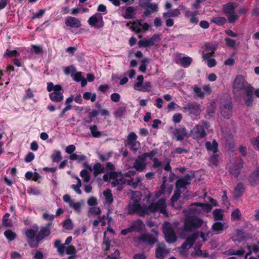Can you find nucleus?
<instances>
[{"label": "nucleus", "instance_id": "1", "mask_svg": "<svg viewBox=\"0 0 259 259\" xmlns=\"http://www.w3.org/2000/svg\"><path fill=\"white\" fill-rule=\"evenodd\" d=\"M142 194L140 192H134L128 206V211L130 213H137L141 216L144 215L150 212H159L166 214V203L164 199H161L157 202H152L148 207L141 206L140 201Z\"/></svg>", "mask_w": 259, "mask_h": 259}, {"label": "nucleus", "instance_id": "2", "mask_svg": "<svg viewBox=\"0 0 259 259\" xmlns=\"http://www.w3.org/2000/svg\"><path fill=\"white\" fill-rule=\"evenodd\" d=\"M211 206L207 204L201 203L192 204L189 208V216L186 219L185 221L184 231L192 232L200 227L203 224L202 220L194 215L208 212L211 211Z\"/></svg>", "mask_w": 259, "mask_h": 259}, {"label": "nucleus", "instance_id": "3", "mask_svg": "<svg viewBox=\"0 0 259 259\" xmlns=\"http://www.w3.org/2000/svg\"><path fill=\"white\" fill-rule=\"evenodd\" d=\"M135 174V171L134 170L129 171L124 175H122L120 172H111L104 175L103 179L105 181L109 182L113 187H117L119 190L122 189V186L125 183H127L129 185L135 188L140 182V179L137 178L136 180L131 179L130 180L126 179V178H130L131 176L134 175Z\"/></svg>", "mask_w": 259, "mask_h": 259}, {"label": "nucleus", "instance_id": "4", "mask_svg": "<svg viewBox=\"0 0 259 259\" xmlns=\"http://www.w3.org/2000/svg\"><path fill=\"white\" fill-rule=\"evenodd\" d=\"M210 234V233H207L205 235L204 233L201 232L200 234L194 233L192 236L188 237L186 241L182 244L181 250L180 251V253L183 256H186L187 253L185 252V250L190 248L192 244L195 243L196 244L194 247V252L193 253V255L199 257H207L208 256V253L205 251L203 252L200 249L199 238H200L203 241H205L209 237Z\"/></svg>", "mask_w": 259, "mask_h": 259}, {"label": "nucleus", "instance_id": "5", "mask_svg": "<svg viewBox=\"0 0 259 259\" xmlns=\"http://www.w3.org/2000/svg\"><path fill=\"white\" fill-rule=\"evenodd\" d=\"M233 92L236 98L243 96L244 94L250 95L252 92V88L246 82L242 76H237L233 82Z\"/></svg>", "mask_w": 259, "mask_h": 259}, {"label": "nucleus", "instance_id": "6", "mask_svg": "<svg viewBox=\"0 0 259 259\" xmlns=\"http://www.w3.org/2000/svg\"><path fill=\"white\" fill-rule=\"evenodd\" d=\"M193 177L187 175L183 179L179 180L177 183V190L176 191L175 194L171 199V204L172 206L176 208H180L181 206H179L177 204V200L179 197L180 193L179 189L185 188L187 185L190 184V182L193 180Z\"/></svg>", "mask_w": 259, "mask_h": 259}, {"label": "nucleus", "instance_id": "7", "mask_svg": "<svg viewBox=\"0 0 259 259\" xmlns=\"http://www.w3.org/2000/svg\"><path fill=\"white\" fill-rule=\"evenodd\" d=\"M157 152L155 150L152 151L149 153H145L143 155L139 156L135 161L133 167L137 171H143L149 161L147 159L149 158L151 159L152 158L156 155Z\"/></svg>", "mask_w": 259, "mask_h": 259}, {"label": "nucleus", "instance_id": "8", "mask_svg": "<svg viewBox=\"0 0 259 259\" xmlns=\"http://www.w3.org/2000/svg\"><path fill=\"white\" fill-rule=\"evenodd\" d=\"M47 90L52 92L50 94V98L52 101L59 102L63 99L62 89L60 85H54L52 82H49L47 84Z\"/></svg>", "mask_w": 259, "mask_h": 259}, {"label": "nucleus", "instance_id": "9", "mask_svg": "<svg viewBox=\"0 0 259 259\" xmlns=\"http://www.w3.org/2000/svg\"><path fill=\"white\" fill-rule=\"evenodd\" d=\"M209 127V125L206 122L202 121L196 125L191 131V135L194 139H199L206 136L205 132Z\"/></svg>", "mask_w": 259, "mask_h": 259}, {"label": "nucleus", "instance_id": "10", "mask_svg": "<svg viewBox=\"0 0 259 259\" xmlns=\"http://www.w3.org/2000/svg\"><path fill=\"white\" fill-rule=\"evenodd\" d=\"M205 47L206 51L208 52L210 51V52L203 53L202 55V57L204 59H207V64L209 67L211 68L214 67L216 65L215 60L214 59H209V58L214 53V51L217 48V45L207 44L205 46Z\"/></svg>", "mask_w": 259, "mask_h": 259}, {"label": "nucleus", "instance_id": "11", "mask_svg": "<svg viewBox=\"0 0 259 259\" xmlns=\"http://www.w3.org/2000/svg\"><path fill=\"white\" fill-rule=\"evenodd\" d=\"M144 77L143 75H138L137 78V82L134 85V89L135 90L141 92H149L151 90L152 86L149 81L143 83Z\"/></svg>", "mask_w": 259, "mask_h": 259}, {"label": "nucleus", "instance_id": "12", "mask_svg": "<svg viewBox=\"0 0 259 259\" xmlns=\"http://www.w3.org/2000/svg\"><path fill=\"white\" fill-rule=\"evenodd\" d=\"M163 232L167 242L171 243L176 241L177 236L169 223L165 222L163 224Z\"/></svg>", "mask_w": 259, "mask_h": 259}, {"label": "nucleus", "instance_id": "13", "mask_svg": "<svg viewBox=\"0 0 259 259\" xmlns=\"http://www.w3.org/2000/svg\"><path fill=\"white\" fill-rule=\"evenodd\" d=\"M153 232L154 234L152 235L143 234L140 237L135 238L134 240L137 243H145L152 245L157 241L156 238L157 233L154 230Z\"/></svg>", "mask_w": 259, "mask_h": 259}, {"label": "nucleus", "instance_id": "14", "mask_svg": "<svg viewBox=\"0 0 259 259\" xmlns=\"http://www.w3.org/2000/svg\"><path fill=\"white\" fill-rule=\"evenodd\" d=\"M88 22L92 27L96 29L102 28L104 24L102 16L98 13L91 16L89 19Z\"/></svg>", "mask_w": 259, "mask_h": 259}, {"label": "nucleus", "instance_id": "15", "mask_svg": "<svg viewBox=\"0 0 259 259\" xmlns=\"http://www.w3.org/2000/svg\"><path fill=\"white\" fill-rule=\"evenodd\" d=\"M236 7V5L233 3H228L224 7V12L227 15L230 22L232 23L238 18L237 15L234 13Z\"/></svg>", "mask_w": 259, "mask_h": 259}, {"label": "nucleus", "instance_id": "16", "mask_svg": "<svg viewBox=\"0 0 259 259\" xmlns=\"http://www.w3.org/2000/svg\"><path fill=\"white\" fill-rule=\"evenodd\" d=\"M246 253L245 258L247 259L248 255L252 253V248L250 246L246 245L245 248H241L239 250H235L234 249H230L225 252V253L228 255H241L244 253Z\"/></svg>", "mask_w": 259, "mask_h": 259}, {"label": "nucleus", "instance_id": "17", "mask_svg": "<svg viewBox=\"0 0 259 259\" xmlns=\"http://www.w3.org/2000/svg\"><path fill=\"white\" fill-rule=\"evenodd\" d=\"M126 26L132 31L136 32H139L142 30L146 31L149 28V25L147 23L143 24L141 23L139 21H135L133 23H127Z\"/></svg>", "mask_w": 259, "mask_h": 259}, {"label": "nucleus", "instance_id": "18", "mask_svg": "<svg viewBox=\"0 0 259 259\" xmlns=\"http://www.w3.org/2000/svg\"><path fill=\"white\" fill-rule=\"evenodd\" d=\"M137 136L135 133L132 132L129 134L127 138V145L130 148L134 151H136L138 149L140 143L137 141Z\"/></svg>", "mask_w": 259, "mask_h": 259}, {"label": "nucleus", "instance_id": "19", "mask_svg": "<svg viewBox=\"0 0 259 259\" xmlns=\"http://www.w3.org/2000/svg\"><path fill=\"white\" fill-rule=\"evenodd\" d=\"M63 199L64 201L68 203L69 206L72 208L76 212H80L81 207V204L80 202H74L68 194L64 195Z\"/></svg>", "mask_w": 259, "mask_h": 259}, {"label": "nucleus", "instance_id": "20", "mask_svg": "<svg viewBox=\"0 0 259 259\" xmlns=\"http://www.w3.org/2000/svg\"><path fill=\"white\" fill-rule=\"evenodd\" d=\"M114 235V231L112 229L108 228L107 230L104 234V242L103 243V248L107 251L109 250L110 244L109 238H112Z\"/></svg>", "mask_w": 259, "mask_h": 259}, {"label": "nucleus", "instance_id": "21", "mask_svg": "<svg viewBox=\"0 0 259 259\" xmlns=\"http://www.w3.org/2000/svg\"><path fill=\"white\" fill-rule=\"evenodd\" d=\"M169 251L165 247L164 244L160 243L157 245L155 256L158 259H162L169 253Z\"/></svg>", "mask_w": 259, "mask_h": 259}, {"label": "nucleus", "instance_id": "22", "mask_svg": "<svg viewBox=\"0 0 259 259\" xmlns=\"http://www.w3.org/2000/svg\"><path fill=\"white\" fill-rule=\"evenodd\" d=\"M160 39L158 35H154L151 38L140 40L138 44L140 47H148L153 46Z\"/></svg>", "mask_w": 259, "mask_h": 259}, {"label": "nucleus", "instance_id": "23", "mask_svg": "<svg viewBox=\"0 0 259 259\" xmlns=\"http://www.w3.org/2000/svg\"><path fill=\"white\" fill-rule=\"evenodd\" d=\"M248 181L252 186H255L259 184V166L250 174Z\"/></svg>", "mask_w": 259, "mask_h": 259}, {"label": "nucleus", "instance_id": "24", "mask_svg": "<svg viewBox=\"0 0 259 259\" xmlns=\"http://www.w3.org/2000/svg\"><path fill=\"white\" fill-rule=\"evenodd\" d=\"M144 7H145V8L144 15L146 17L150 16L152 13L157 12L158 10V5L155 3H150Z\"/></svg>", "mask_w": 259, "mask_h": 259}, {"label": "nucleus", "instance_id": "25", "mask_svg": "<svg viewBox=\"0 0 259 259\" xmlns=\"http://www.w3.org/2000/svg\"><path fill=\"white\" fill-rule=\"evenodd\" d=\"M38 231V228L37 226H33L32 229H28L26 231L25 234L29 240V245L31 247H35L36 246V243L33 244V242L31 241L34 237V236L36 232Z\"/></svg>", "mask_w": 259, "mask_h": 259}, {"label": "nucleus", "instance_id": "26", "mask_svg": "<svg viewBox=\"0 0 259 259\" xmlns=\"http://www.w3.org/2000/svg\"><path fill=\"white\" fill-rule=\"evenodd\" d=\"M232 104L230 102L222 104L221 107V112L222 115L225 118H229L231 115Z\"/></svg>", "mask_w": 259, "mask_h": 259}, {"label": "nucleus", "instance_id": "27", "mask_svg": "<svg viewBox=\"0 0 259 259\" xmlns=\"http://www.w3.org/2000/svg\"><path fill=\"white\" fill-rule=\"evenodd\" d=\"M65 23L66 26L71 27L79 28L81 26L80 21L73 17H68L66 18Z\"/></svg>", "mask_w": 259, "mask_h": 259}, {"label": "nucleus", "instance_id": "28", "mask_svg": "<svg viewBox=\"0 0 259 259\" xmlns=\"http://www.w3.org/2000/svg\"><path fill=\"white\" fill-rule=\"evenodd\" d=\"M190 114H192L194 115H198L201 112V109L199 106L197 104H191L188 105V107L186 108Z\"/></svg>", "mask_w": 259, "mask_h": 259}, {"label": "nucleus", "instance_id": "29", "mask_svg": "<svg viewBox=\"0 0 259 259\" xmlns=\"http://www.w3.org/2000/svg\"><path fill=\"white\" fill-rule=\"evenodd\" d=\"M173 133L177 140H181L187 136L186 130L184 127L175 129Z\"/></svg>", "mask_w": 259, "mask_h": 259}, {"label": "nucleus", "instance_id": "30", "mask_svg": "<svg viewBox=\"0 0 259 259\" xmlns=\"http://www.w3.org/2000/svg\"><path fill=\"white\" fill-rule=\"evenodd\" d=\"M86 169L82 170L80 172V176L85 182H88L90 180V172L92 171V169L91 166L85 165Z\"/></svg>", "mask_w": 259, "mask_h": 259}, {"label": "nucleus", "instance_id": "31", "mask_svg": "<svg viewBox=\"0 0 259 259\" xmlns=\"http://www.w3.org/2000/svg\"><path fill=\"white\" fill-rule=\"evenodd\" d=\"M197 14V13L189 10H186L185 12V17L189 18L190 22L192 24H196L198 22V18L196 16Z\"/></svg>", "mask_w": 259, "mask_h": 259}, {"label": "nucleus", "instance_id": "32", "mask_svg": "<svg viewBox=\"0 0 259 259\" xmlns=\"http://www.w3.org/2000/svg\"><path fill=\"white\" fill-rule=\"evenodd\" d=\"M228 228V226L225 223L216 222L212 226V229L214 232L223 231Z\"/></svg>", "mask_w": 259, "mask_h": 259}, {"label": "nucleus", "instance_id": "33", "mask_svg": "<svg viewBox=\"0 0 259 259\" xmlns=\"http://www.w3.org/2000/svg\"><path fill=\"white\" fill-rule=\"evenodd\" d=\"M131 226L132 228L133 232H140L143 230L145 227V225L143 224V223L140 220H137L133 222Z\"/></svg>", "mask_w": 259, "mask_h": 259}, {"label": "nucleus", "instance_id": "34", "mask_svg": "<svg viewBox=\"0 0 259 259\" xmlns=\"http://www.w3.org/2000/svg\"><path fill=\"white\" fill-rule=\"evenodd\" d=\"M205 146L207 150L213 153H215L218 151V143L215 141L212 142H206Z\"/></svg>", "mask_w": 259, "mask_h": 259}, {"label": "nucleus", "instance_id": "35", "mask_svg": "<svg viewBox=\"0 0 259 259\" xmlns=\"http://www.w3.org/2000/svg\"><path fill=\"white\" fill-rule=\"evenodd\" d=\"M106 219H108V223H110V222L111 220V219L110 218H108V217L106 218V217L105 215H103L102 217H98L97 220H95L93 222V225L94 227H97L100 224L103 226H105L106 224Z\"/></svg>", "mask_w": 259, "mask_h": 259}, {"label": "nucleus", "instance_id": "36", "mask_svg": "<svg viewBox=\"0 0 259 259\" xmlns=\"http://www.w3.org/2000/svg\"><path fill=\"white\" fill-rule=\"evenodd\" d=\"M50 225H51V224H49V226L48 227L43 228L41 229V230H40V231L39 232L38 235H37V236L36 237L37 242L39 241V240L42 239L43 238H44L46 236H48L50 234V231L49 227H50Z\"/></svg>", "mask_w": 259, "mask_h": 259}, {"label": "nucleus", "instance_id": "37", "mask_svg": "<svg viewBox=\"0 0 259 259\" xmlns=\"http://www.w3.org/2000/svg\"><path fill=\"white\" fill-rule=\"evenodd\" d=\"M192 59L189 57L180 58L177 60V63L181 64L183 67H188L191 63Z\"/></svg>", "mask_w": 259, "mask_h": 259}, {"label": "nucleus", "instance_id": "38", "mask_svg": "<svg viewBox=\"0 0 259 259\" xmlns=\"http://www.w3.org/2000/svg\"><path fill=\"white\" fill-rule=\"evenodd\" d=\"M69 159L71 160H76L78 162H81L85 160L86 156L83 154L73 153L70 155Z\"/></svg>", "mask_w": 259, "mask_h": 259}, {"label": "nucleus", "instance_id": "39", "mask_svg": "<svg viewBox=\"0 0 259 259\" xmlns=\"http://www.w3.org/2000/svg\"><path fill=\"white\" fill-rule=\"evenodd\" d=\"M244 191L243 185L241 183L238 184L235 188L234 194L235 197L241 196Z\"/></svg>", "mask_w": 259, "mask_h": 259}, {"label": "nucleus", "instance_id": "40", "mask_svg": "<svg viewBox=\"0 0 259 259\" xmlns=\"http://www.w3.org/2000/svg\"><path fill=\"white\" fill-rule=\"evenodd\" d=\"M73 78L75 81H76L77 82H80L81 84L82 87L84 86L87 83V81L85 78H84L82 76V74L80 72H77L76 73H75L74 75Z\"/></svg>", "mask_w": 259, "mask_h": 259}, {"label": "nucleus", "instance_id": "41", "mask_svg": "<svg viewBox=\"0 0 259 259\" xmlns=\"http://www.w3.org/2000/svg\"><path fill=\"white\" fill-rule=\"evenodd\" d=\"M213 216L215 221H221L223 219L224 211L221 209H216L213 211Z\"/></svg>", "mask_w": 259, "mask_h": 259}, {"label": "nucleus", "instance_id": "42", "mask_svg": "<svg viewBox=\"0 0 259 259\" xmlns=\"http://www.w3.org/2000/svg\"><path fill=\"white\" fill-rule=\"evenodd\" d=\"M252 92L251 93L250 95H247V94H244L243 96L240 97L238 99L243 98L245 100V104L246 106H250L253 102V99L252 97Z\"/></svg>", "mask_w": 259, "mask_h": 259}, {"label": "nucleus", "instance_id": "43", "mask_svg": "<svg viewBox=\"0 0 259 259\" xmlns=\"http://www.w3.org/2000/svg\"><path fill=\"white\" fill-rule=\"evenodd\" d=\"M4 56L5 57H17L20 56V53L16 50L7 49L5 52Z\"/></svg>", "mask_w": 259, "mask_h": 259}, {"label": "nucleus", "instance_id": "44", "mask_svg": "<svg viewBox=\"0 0 259 259\" xmlns=\"http://www.w3.org/2000/svg\"><path fill=\"white\" fill-rule=\"evenodd\" d=\"M103 195L105 198L106 203H111L113 201V197L111 192L109 190H106L103 192Z\"/></svg>", "mask_w": 259, "mask_h": 259}, {"label": "nucleus", "instance_id": "45", "mask_svg": "<svg viewBox=\"0 0 259 259\" xmlns=\"http://www.w3.org/2000/svg\"><path fill=\"white\" fill-rule=\"evenodd\" d=\"M181 14L180 10L178 9H176L170 12L163 13V17L164 18L170 17H177Z\"/></svg>", "mask_w": 259, "mask_h": 259}, {"label": "nucleus", "instance_id": "46", "mask_svg": "<svg viewBox=\"0 0 259 259\" xmlns=\"http://www.w3.org/2000/svg\"><path fill=\"white\" fill-rule=\"evenodd\" d=\"M242 167V165L237 166L234 165L232 167L230 168V171L231 175L235 177H237L239 174L240 170Z\"/></svg>", "mask_w": 259, "mask_h": 259}, {"label": "nucleus", "instance_id": "47", "mask_svg": "<svg viewBox=\"0 0 259 259\" xmlns=\"http://www.w3.org/2000/svg\"><path fill=\"white\" fill-rule=\"evenodd\" d=\"M4 235L7 239L9 241L14 240L16 237V234L11 230H7L5 232Z\"/></svg>", "mask_w": 259, "mask_h": 259}, {"label": "nucleus", "instance_id": "48", "mask_svg": "<svg viewBox=\"0 0 259 259\" xmlns=\"http://www.w3.org/2000/svg\"><path fill=\"white\" fill-rule=\"evenodd\" d=\"M83 97L84 99L91 100L92 102H94L96 100V94L91 92H85L83 94Z\"/></svg>", "mask_w": 259, "mask_h": 259}, {"label": "nucleus", "instance_id": "49", "mask_svg": "<svg viewBox=\"0 0 259 259\" xmlns=\"http://www.w3.org/2000/svg\"><path fill=\"white\" fill-rule=\"evenodd\" d=\"M149 63V60L147 58L143 59L141 61V64L139 67V71L144 73L147 70V66Z\"/></svg>", "mask_w": 259, "mask_h": 259}, {"label": "nucleus", "instance_id": "50", "mask_svg": "<svg viewBox=\"0 0 259 259\" xmlns=\"http://www.w3.org/2000/svg\"><path fill=\"white\" fill-rule=\"evenodd\" d=\"M101 212V210L100 208L96 206L90 207L89 209V215L92 214L97 215L100 214Z\"/></svg>", "mask_w": 259, "mask_h": 259}, {"label": "nucleus", "instance_id": "51", "mask_svg": "<svg viewBox=\"0 0 259 259\" xmlns=\"http://www.w3.org/2000/svg\"><path fill=\"white\" fill-rule=\"evenodd\" d=\"M94 174L95 176L103 172V168L100 163H96L93 167Z\"/></svg>", "mask_w": 259, "mask_h": 259}, {"label": "nucleus", "instance_id": "52", "mask_svg": "<svg viewBox=\"0 0 259 259\" xmlns=\"http://www.w3.org/2000/svg\"><path fill=\"white\" fill-rule=\"evenodd\" d=\"M75 179L77 180V183L76 185H72V188L77 193L80 194L81 193V191L80 189V188L81 186V181L78 177H76Z\"/></svg>", "mask_w": 259, "mask_h": 259}, {"label": "nucleus", "instance_id": "53", "mask_svg": "<svg viewBox=\"0 0 259 259\" xmlns=\"http://www.w3.org/2000/svg\"><path fill=\"white\" fill-rule=\"evenodd\" d=\"M241 213L238 209H235L231 214L232 219L234 221H237L241 219Z\"/></svg>", "mask_w": 259, "mask_h": 259}, {"label": "nucleus", "instance_id": "54", "mask_svg": "<svg viewBox=\"0 0 259 259\" xmlns=\"http://www.w3.org/2000/svg\"><path fill=\"white\" fill-rule=\"evenodd\" d=\"M55 246L57 248L59 253H63L65 252V245L61 244L60 240H56L55 241Z\"/></svg>", "mask_w": 259, "mask_h": 259}, {"label": "nucleus", "instance_id": "55", "mask_svg": "<svg viewBox=\"0 0 259 259\" xmlns=\"http://www.w3.org/2000/svg\"><path fill=\"white\" fill-rule=\"evenodd\" d=\"M90 131L92 135L94 137L98 138L101 136V133L98 131L96 125L91 126L90 127Z\"/></svg>", "mask_w": 259, "mask_h": 259}, {"label": "nucleus", "instance_id": "56", "mask_svg": "<svg viewBox=\"0 0 259 259\" xmlns=\"http://www.w3.org/2000/svg\"><path fill=\"white\" fill-rule=\"evenodd\" d=\"M134 9L132 7H128L125 10V13L123 15L124 18L125 19L132 18L133 16Z\"/></svg>", "mask_w": 259, "mask_h": 259}, {"label": "nucleus", "instance_id": "57", "mask_svg": "<svg viewBox=\"0 0 259 259\" xmlns=\"http://www.w3.org/2000/svg\"><path fill=\"white\" fill-rule=\"evenodd\" d=\"M244 237L243 232L242 230H238L236 231V235L233 237L234 241H240Z\"/></svg>", "mask_w": 259, "mask_h": 259}, {"label": "nucleus", "instance_id": "58", "mask_svg": "<svg viewBox=\"0 0 259 259\" xmlns=\"http://www.w3.org/2000/svg\"><path fill=\"white\" fill-rule=\"evenodd\" d=\"M53 161L54 162H58L61 159V154L60 151H55L51 156Z\"/></svg>", "mask_w": 259, "mask_h": 259}, {"label": "nucleus", "instance_id": "59", "mask_svg": "<svg viewBox=\"0 0 259 259\" xmlns=\"http://www.w3.org/2000/svg\"><path fill=\"white\" fill-rule=\"evenodd\" d=\"M30 50L31 52H33L36 54H40L42 52V47L40 46L31 45L30 47Z\"/></svg>", "mask_w": 259, "mask_h": 259}, {"label": "nucleus", "instance_id": "60", "mask_svg": "<svg viewBox=\"0 0 259 259\" xmlns=\"http://www.w3.org/2000/svg\"><path fill=\"white\" fill-rule=\"evenodd\" d=\"M212 21L218 25H222L224 24L226 22V20L225 18L217 17L213 18L212 19Z\"/></svg>", "mask_w": 259, "mask_h": 259}, {"label": "nucleus", "instance_id": "61", "mask_svg": "<svg viewBox=\"0 0 259 259\" xmlns=\"http://www.w3.org/2000/svg\"><path fill=\"white\" fill-rule=\"evenodd\" d=\"M63 227L67 230H71L73 228V224L70 219H67L64 222Z\"/></svg>", "mask_w": 259, "mask_h": 259}, {"label": "nucleus", "instance_id": "62", "mask_svg": "<svg viewBox=\"0 0 259 259\" xmlns=\"http://www.w3.org/2000/svg\"><path fill=\"white\" fill-rule=\"evenodd\" d=\"M204 2V0H196V2L192 4V8L196 10L201 8Z\"/></svg>", "mask_w": 259, "mask_h": 259}, {"label": "nucleus", "instance_id": "63", "mask_svg": "<svg viewBox=\"0 0 259 259\" xmlns=\"http://www.w3.org/2000/svg\"><path fill=\"white\" fill-rule=\"evenodd\" d=\"M87 203L90 207L96 206L98 204L97 199L95 197H91L88 199Z\"/></svg>", "mask_w": 259, "mask_h": 259}, {"label": "nucleus", "instance_id": "64", "mask_svg": "<svg viewBox=\"0 0 259 259\" xmlns=\"http://www.w3.org/2000/svg\"><path fill=\"white\" fill-rule=\"evenodd\" d=\"M251 143L254 148L259 149V136L252 138Z\"/></svg>", "mask_w": 259, "mask_h": 259}]
</instances>
